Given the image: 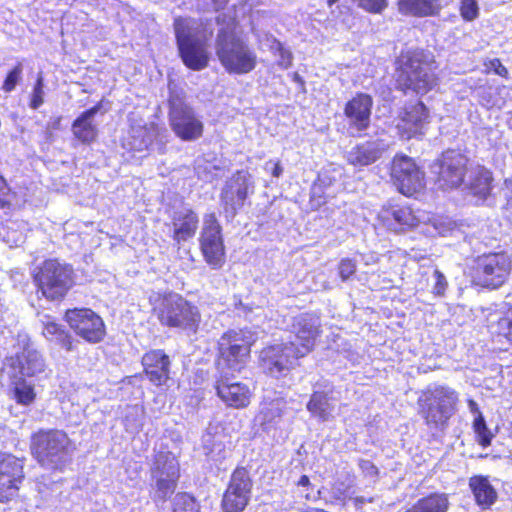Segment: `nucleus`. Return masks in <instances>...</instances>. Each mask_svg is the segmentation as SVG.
<instances>
[{
  "mask_svg": "<svg viewBox=\"0 0 512 512\" xmlns=\"http://www.w3.org/2000/svg\"><path fill=\"white\" fill-rule=\"evenodd\" d=\"M175 40L183 64L190 70L201 71L209 66V45L213 30L200 22L192 30L187 18L178 16L173 20Z\"/></svg>",
  "mask_w": 512,
  "mask_h": 512,
  "instance_id": "nucleus-1",
  "label": "nucleus"
},
{
  "mask_svg": "<svg viewBox=\"0 0 512 512\" xmlns=\"http://www.w3.org/2000/svg\"><path fill=\"white\" fill-rule=\"evenodd\" d=\"M397 88L402 92L426 94L438 84L437 75L430 68L424 50H402L395 60Z\"/></svg>",
  "mask_w": 512,
  "mask_h": 512,
  "instance_id": "nucleus-2",
  "label": "nucleus"
},
{
  "mask_svg": "<svg viewBox=\"0 0 512 512\" xmlns=\"http://www.w3.org/2000/svg\"><path fill=\"white\" fill-rule=\"evenodd\" d=\"M215 54L230 74H247L257 65V55L247 41L232 28H221L215 39Z\"/></svg>",
  "mask_w": 512,
  "mask_h": 512,
  "instance_id": "nucleus-3",
  "label": "nucleus"
},
{
  "mask_svg": "<svg viewBox=\"0 0 512 512\" xmlns=\"http://www.w3.org/2000/svg\"><path fill=\"white\" fill-rule=\"evenodd\" d=\"M154 311L162 325L180 329L188 335L196 334L201 323L198 307L178 293L164 295Z\"/></svg>",
  "mask_w": 512,
  "mask_h": 512,
  "instance_id": "nucleus-4",
  "label": "nucleus"
},
{
  "mask_svg": "<svg viewBox=\"0 0 512 512\" xmlns=\"http://www.w3.org/2000/svg\"><path fill=\"white\" fill-rule=\"evenodd\" d=\"M457 401L458 395L452 388L430 387L417 400L419 414L429 427L443 429L454 414Z\"/></svg>",
  "mask_w": 512,
  "mask_h": 512,
  "instance_id": "nucleus-5",
  "label": "nucleus"
},
{
  "mask_svg": "<svg viewBox=\"0 0 512 512\" xmlns=\"http://www.w3.org/2000/svg\"><path fill=\"white\" fill-rule=\"evenodd\" d=\"M31 449L38 463L52 470L62 469L73 451L68 435L62 430L36 433L32 437Z\"/></svg>",
  "mask_w": 512,
  "mask_h": 512,
  "instance_id": "nucleus-6",
  "label": "nucleus"
},
{
  "mask_svg": "<svg viewBox=\"0 0 512 512\" xmlns=\"http://www.w3.org/2000/svg\"><path fill=\"white\" fill-rule=\"evenodd\" d=\"M151 497L155 502H165L175 492L179 479V463L170 451H158L150 468Z\"/></svg>",
  "mask_w": 512,
  "mask_h": 512,
  "instance_id": "nucleus-7",
  "label": "nucleus"
},
{
  "mask_svg": "<svg viewBox=\"0 0 512 512\" xmlns=\"http://www.w3.org/2000/svg\"><path fill=\"white\" fill-rule=\"evenodd\" d=\"M73 269L56 259L46 260L34 276L38 292L48 300L65 296L73 283Z\"/></svg>",
  "mask_w": 512,
  "mask_h": 512,
  "instance_id": "nucleus-8",
  "label": "nucleus"
},
{
  "mask_svg": "<svg viewBox=\"0 0 512 512\" xmlns=\"http://www.w3.org/2000/svg\"><path fill=\"white\" fill-rule=\"evenodd\" d=\"M257 338V334L248 328L225 332L218 340L221 359L232 371H240Z\"/></svg>",
  "mask_w": 512,
  "mask_h": 512,
  "instance_id": "nucleus-9",
  "label": "nucleus"
},
{
  "mask_svg": "<svg viewBox=\"0 0 512 512\" xmlns=\"http://www.w3.org/2000/svg\"><path fill=\"white\" fill-rule=\"evenodd\" d=\"M301 355L287 343L264 347L259 353V366L263 372L274 378L286 377L297 365Z\"/></svg>",
  "mask_w": 512,
  "mask_h": 512,
  "instance_id": "nucleus-10",
  "label": "nucleus"
},
{
  "mask_svg": "<svg viewBox=\"0 0 512 512\" xmlns=\"http://www.w3.org/2000/svg\"><path fill=\"white\" fill-rule=\"evenodd\" d=\"M169 122L174 133L183 141H194L203 134V123L183 98H169Z\"/></svg>",
  "mask_w": 512,
  "mask_h": 512,
  "instance_id": "nucleus-11",
  "label": "nucleus"
},
{
  "mask_svg": "<svg viewBox=\"0 0 512 512\" xmlns=\"http://www.w3.org/2000/svg\"><path fill=\"white\" fill-rule=\"evenodd\" d=\"M199 242L206 263L213 269L221 268L225 262V246L215 213L204 216Z\"/></svg>",
  "mask_w": 512,
  "mask_h": 512,
  "instance_id": "nucleus-12",
  "label": "nucleus"
},
{
  "mask_svg": "<svg viewBox=\"0 0 512 512\" xmlns=\"http://www.w3.org/2000/svg\"><path fill=\"white\" fill-rule=\"evenodd\" d=\"M250 188H253V182L246 171H237L226 181L220 193V202L228 220H232L243 207Z\"/></svg>",
  "mask_w": 512,
  "mask_h": 512,
  "instance_id": "nucleus-13",
  "label": "nucleus"
},
{
  "mask_svg": "<svg viewBox=\"0 0 512 512\" xmlns=\"http://www.w3.org/2000/svg\"><path fill=\"white\" fill-rule=\"evenodd\" d=\"M390 175L394 185L404 195H412L425 186L424 173L412 158L405 155L393 158Z\"/></svg>",
  "mask_w": 512,
  "mask_h": 512,
  "instance_id": "nucleus-14",
  "label": "nucleus"
},
{
  "mask_svg": "<svg viewBox=\"0 0 512 512\" xmlns=\"http://www.w3.org/2000/svg\"><path fill=\"white\" fill-rule=\"evenodd\" d=\"M511 270V259L505 253H490L482 255L476 261V277L485 287L498 288Z\"/></svg>",
  "mask_w": 512,
  "mask_h": 512,
  "instance_id": "nucleus-15",
  "label": "nucleus"
},
{
  "mask_svg": "<svg viewBox=\"0 0 512 512\" xmlns=\"http://www.w3.org/2000/svg\"><path fill=\"white\" fill-rule=\"evenodd\" d=\"M252 479L244 467H237L230 478L228 487L223 495L222 508L224 512H242L251 498Z\"/></svg>",
  "mask_w": 512,
  "mask_h": 512,
  "instance_id": "nucleus-16",
  "label": "nucleus"
},
{
  "mask_svg": "<svg viewBox=\"0 0 512 512\" xmlns=\"http://www.w3.org/2000/svg\"><path fill=\"white\" fill-rule=\"evenodd\" d=\"M320 326V319L313 314L304 313L294 317L291 325L294 337L288 343L296 350V355L304 357L313 350L320 335Z\"/></svg>",
  "mask_w": 512,
  "mask_h": 512,
  "instance_id": "nucleus-17",
  "label": "nucleus"
},
{
  "mask_svg": "<svg viewBox=\"0 0 512 512\" xmlns=\"http://www.w3.org/2000/svg\"><path fill=\"white\" fill-rule=\"evenodd\" d=\"M66 320L75 333L89 343H98L105 336L102 318L91 309H73L66 312Z\"/></svg>",
  "mask_w": 512,
  "mask_h": 512,
  "instance_id": "nucleus-18",
  "label": "nucleus"
},
{
  "mask_svg": "<svg viewBox=\"0 0 512 512\" xmlns=\"http://www.w3.org/2000/svg\"><path fill=\"white\" fill-rule=\"evenodd\" d=\"M467 161L464 155L455 150L444 152L435 165L439 186L443 189L460 186L467 172Z\"/></svg>",
  "mask_w": 512,
  "mask_h": 512,
  "instance_id": "nucleus-19",
  "label": "nucleus"
},
{
  "mask_svg": "<svg viewBox=\"0 0 512 512\" xmlns=\"http://www.w3.org/2000/svg\"><path fill=\"white\" fill-rule=\"evenodd\" d=\"M430 113L420 98H414L406 104L397 130L402 139L409 140L424 134V128L429 122Z\"/></svg>",
  "mask_w": 512,
  "mask_h": 512,
  "instance_id": "nucleus-20",
  "label": "nucleus"
},
{
  "mask_svg": "<svg viewBox=\"0 0 512 512\" xmlns=\"http://www.w3.org/2000/svg\"><path fill=\"white\" fill-rule=\"evenodd\" d=\"M7 365L13 378L38 376L46 369L43 356L30 343L25 344L21 352L7 359Z\"/></svg>",
  "mask_w": 512,
  "mask_h": 512,
  "instance_id": "nucleus-21",
  "label": "nucleus"
},
{
  "mask_svg": "<svg viewBox=\"0 0 512 512\" xmlns=\"http://www.w3.org/2000/svg\"><path fill=\"white\" fill-rule=\"evenodd\" d=\"M23 477V465L19 459L12 455L0 458V502L16 496Z\"/></svg>",
  "mask_w": 512,
  "mask_h": 512,
  "instance_id": "nucleus-22",
  "label": "nucleus"
},
{
  "mask_svg": "<svg viewBox=\"0 0 512 512\" xmlns=\"http://www.w3.org/2000/svg\"><path fill=\"white\" fill-rule=\"evenodd\" d=\"M168 130L164 126L155 123L145 124L143 126H132L129 136L130 149L134 151H144L150 147L156 146L158 150L162 149L168 140Z\"/></svg>",
  "mask_w": 512,
  "mask_h": 512,
  "instance_id": "nucleus-23",
  "label": "nucleus"
},
{
  "mask_svg": "<svg viewBox=\"0 0 512 512\" xmlns=\"http://www.w3.org/2000/svg\"><path fill=\"white\" fill-rule=\"evenodd\" d=\"M215 389L221 400L230 407L244 408L250 403L249 387L240 382H233L228 373L220 375L216 380Z\"/></svg>",
  "mask_w": 512,
  "mask_h": 512,
  "instance_id": "nucleus-24",
  "label": "nucleus"
},
{
  "mask_svg": "<svg viewBox=\"0 0 512 512\" xmlns=\"http://www.w3.org/2000/svg\"><path fill=\"white\" fill-rule=\"evenodd\" d=\"M144 371L149 380L156 386L167 382L170 373V359L163 350H152L142 358Z\"/></svg>",
  "mask_w": 512,
  "mask_h": 512,
  "instance_id": "nucleus-25",
  "label": "nucleus"
},
{
  "mask_svg": "<svg viewBox=\"0 0 512 512\" xmlns=\"http://www.w3.org/2000/svg\"><path fill=\"white\" fill-rule=\"evenodd\" d=\"M382 155L381 143L378 141H366L355 145L345 153L348 164L357 169H362L375 163Z\"/></svg>",
  "mask_w": 512,
  "mask_h": 512,
  "instance_id": "nucleus-26",
  "label": "nucleus"
},
{
  "mask_svg": "<svg viewBox=\"0 0 512 512\" xmlns=\"http://www.w3.org/2000/svg\"><path fill=\"white\" fill-rule=\"evenodd\" d=\"M336 401L332 387H326L323 391H314L306 408L312 416L326 422L333 418Z\"/></svg>",
  "mask_w": 512,
  "mask_h": 512,
  "instance_id": "nucleus-27",
  "label": "nucleus"
},
{
  "mask_svg": "<svg viewBox=\"0 0 512 512\" xmlns=\"http://www.w3.org/2000/svg\"><path fill=\"white\" fill-rule=\"evenodd\" d=\"M396 7L401 15L415 18L437 17L442 10L440 0H397Z\"/></svg>",
  "mask_w": 512,
  "mask_h": 512,
  "instance_id": "nucleus-28",
  "label": "nucleus"
},
{
  "mask_svg": "<svg viewBox=\"0 0 512 512\" xmlns=\"http://www.w3.org/2000/svg\"><path fill=\"white\" fill-rule=\"evenodd\" d=\"M380 217L387 228L395 232H402L406 228H413L420 222L412 209L407 206L384 210Z\"/></svg>",
  "mask_w": 512,
  "mask_h": 512,
  "instance_id": "nucleus-29",
  "label": "nucleus"
},
{
  "mask_svg": "<svg viewBox=\"0 0 512 512\" xmlns=\"http://www.w3.org/2000/svg\"><path fill=\"white\" fill-rule=\"evenodd\" d=\"M198 216L192 210H184L175 213L173 217V239L180 244L192 238L198 228Z\"/></svg>",
  "mask_w": 512,
  "mask_h": 512,
  "instance_id": "nucleus-30",
  "label": "nucleus"
},
{
  "mask_svg": "<svg viewBox=\"0 0 512 512\" xmlns=\"http://www.w3.org/2000/svg\"><path fill=\"white\" fill-rule=\"evenodd\" d=\"M469 487L476 503L482 508H489L498 497L497 491L487 476L475 475L469 479Z\"/></svg>",
  "mask_w": 512,
  "mask_h": 512,
  "instance_id": "nucleus-31",
  "label": "nucleus"
},
{
  "mask_svg": "<svg viewBox=\"0 0 512 512\" xmlns=\"http://www.w3.org/2000/svg\"><path fill=\"white\" fill-rule=\"evenodd\" d=\"M372 98H351L346 104L345 113L349 117L358 130H363L368 127Z\"/></svg>",
  "mask_w": 512,
  "mask_h": 512,
  "instance_id": "nucleus-32",
  "label": "nucleus"
},
{
  "mask_svg": "<svg viewBox=\"0 0 512 512\" xmlns=\"http://www.w3.org/2000/svg\"><path fill=\"white\" fill-rule=\"evenodd\" d=\"M102 108V105H96L83 112L73 123V133L77 139L82 142H91L96 137V128L91 119Z\"/></svg>",
  "mask_w": 512,
  "mask_h": 512,
  "instance_id": "nucleus-33",
  "label": "nucleus"
},
{
  "mask_svg": "<svg viewBox=\"0 0 512 512\" xmlns=\"http://www.w3.org/2000/svg\"><path fill=\"white\" fill-rule=\"evenodd\" d=\"M448 508L447 495L434 493L419 499L407 512H447Z\"/></svg>",
  "mask_w": 512,
  "mask_h": 512,
  "instance_id": "nucleus-34",
  "label": "nucleus"
},
{
  "mask_svg": "<svg viewBox=\"0 0 512 512\" xmlns=\"http://www.w3.org/2000/svg\"><path fill=\"white\" fill-rule=\"evenodd\" d=\"M42 334L47 340L55 342L67 351H72L74 349L73 337L61 325L55 322H46L44 324Z\"/></svg>",
  "mask_w": 512,
  "mask_h": 512,
  "instance_id": "nucleus-35",
  "label": "nucleus"
},
{
  "mask_svg": "<svg viewBox=\"0 0 512 512\" xmlns=\"http://www.w3.org/2000/svg\"><path fill=\"white\" fill-rule=\"evenodd\" d=\"M24 64L17 61L5 74L1 89L5 93L12 92L23 80Z\"/></svg>",
  "mask_w": 512,
  "mask_h": 512,
  "instance_id": "nucleus-36",
  "label": "nucleus"
},
{
  "mask_svg": "<svg viewBox=\"0 0 512 512\" xmlns=\"http://www.w3.org/2000/svg\"><path fill=\"white\" fill-rule=\"evenodd\" d=\"M13 385L15 398L19 403L28 405L34 400V388L25 381V378H20V376L14 378Z\"/></svg>",
  "mask_w": 512,
  "mask_h": 512,
  "instance_id": "nucleus-37",
  "label": "nucleus"
},
{
  "mask_svg": "<svg viewBox=\"0 0 512 512\" xmlns=\"http://www.w3.org/2000/svg\"><path fill=\"white\" fill-rule=\"evenodd\" d=\"M473 430L476 434L477 441L482 447H488L491 444L494 434L486 425V421L482 414L473 419Z\"/></svg>",
  "mask_w": 512,
  "mask_h": 512,
  "instance_id": "nucleus-38",
  "label": "nucleus"
},
{
  "mask_svg": "<svg viewBox=\"0 0 512 512\" xmlns=\"http://www.w3.org/2000/svg\"><path fill=\"white\" fill-rule=\"evenodd\" d=\"M173 512H200V509L193 496L178 493L173 500Z\"/></svg>",
  "mask_w": 512,
  "mask_h": 512,
  "instance_id": "nucleus-39",
  "label": "nucleus"
},
{
  "mask_svg": "<svg viewBox=\"0 0 512 512\" xmlns=\"http://www.w3.org/2000/svg\"><path fill=\"white\" fill-rule=\"evenodd\" d=\"M459 14L466 22H472L479 17L477 0H459Z\"/></svg>",
  "mask_w": 512,
  "mask_h": 512,
  "instance_id": "nucleus-40",
  "label": "nucleus"
},
{
  "mask_svg": "<svg viewBox=\"0 0 512 512\" xmlns=\"http://www.w3.org/2000/svg\"><path fill=\"white\" fill-rule=\"evenodd\" d=\"M490 181V173L486 170H482L479 172V177L475 180V182L470 184L471 190L475 195L485 197L490 193Z\"/></svg>",
  "mask_w": 512,
  "mask_h": 512,
  "instance_id": "nucleus-41",
  "label": "nucleus"
},
{
  "mask_svg": "<svg viewBox=\"0 0 512 512\" xmlns=\"http://www.w3.org/2000/svg\"><path fill=\"white\" fill-rule=\"evenodd\" d=\"M483 65L486 74L494 73L503 79H509V71L499 58L485 60Z\"/></svg>",
  "mask_w": 512,
  "mask_h": 512,
  "instance_id": "nucleus-42",
  "label": "nucleus"
},
{
  "mask_svg": "<svg viewBox=\"0 0 512 512\" xmlns=\"http://www.w3.org/2000/svg\"><path fill=\"white\" fill-rule=\"evenodd\" d=\"M357 3L358 7L362 8L368 13L380 14L388 6L387 0H352Z\"/></svg>",
  "mask_w": 512,
  "mask_h": 512,
  "instance_id": "nucleus-43",
  "label": "nucleus"
},
{
  "mask_svg": "<svg viewBox=\"0 0 512 512\" xmlns=\"http://www.w3.org/2000/svg\"><path fill=\"white\" fill-rule=\"evenodd\" d=\"M497 331L499 335L512 342V308L498 321Z\"/></svg>",
  "mask_w": 512,
  "mask_h": 512,
  "instance_id": "nucleus-44",
  "label": "nucleus"
},
{
  "mask_svg": "<svg viewBox=\"0 0 512 512\" xmlns=\"http://www.w3.org/2000/svg\"><path fill=\"white\" fill-rule=\"evenodd\" d=\"M357 269L356 262L350 258H344L340 261L338 270L342 281H347Z\"/></svg>",
  "mask_w": 512,
  "mask_h": 512,
  "instance_id": "nucleus-45",
  "label": "nucleus"
},
{
  "mask_svg": "<svg viewBox=\"0 0 512 512\" xmlns=\"http://www.w3.org/2000/svg\"><path fill=\"white\" fill-rule=\"evenodd\" d=\"M504 194L506 198L504 214L506 219L512 224V176L504 181Z\"/></svg>",
  "mask_w": 512,
  "mask_h": 512,
  "instance_id": "nucleus-46",
  "label": "nucleus"
},
{
  "mask_svg": "<svg viewBox=\"0 0 512 512\" xmlns=\"http://www.w3.org/2000/svg\"><path fill=\"white\" fill-rule=\"evenodd\" d=\"M433 279L435 281L433 285V293L438 296L444 295L448 285L446 277L438 269H435L433 272Z\"/></svg>",
  "mask_w": 512,
  "mask_h": 512,
  "instance_id": "nucleus-47",
  "label": "nucleus"
},
{
  "mask_svg": "<svg viewBox=\"0 0 512 512\" xmlns=\"http://www.w3.org/2000/svg\"><path fill=\"white\" fill-rule=\"evenodd\" d=\"M278 51L280 56L277 61L278 65L283 69L289 68L292 65V53L289 50L283 48L282 46H279Z\"/></svg>",
  "mask_w": 512,
  "mask_h": 512,
  "instance_id": "nucleus-48",
  "label": "nucleus"
},
{
  "mask_svg": "<svg viewBox=\"0 0 512 512\" xmlns=\"http://www.w3.org/2000/svg\"><path fill=\"white\" fill-rule=\"evenodd\" d=\"M330 496L332 503L344 504L346 499V489L337 484H334L331 488Z\"/></svg>",
  "mask_w": 512,
  "mask_h": 512,
  "instance_id": "nucleus-49",
  "label": "nucleus"
},
{
  "mask_svg": "<svg viewBox=\"0 0 512 512\" xmlns=\"http://www.w3.org/2000/svg\"><path fill=\"white\" fill-rule=\"evenodd\" d=\"M359 467L366 476L376 477L378 474V468L370 460H360Z\"/></svg>",
  "mask_w": 512,
  "mask_h": 512,
  "instance_id": "nucleus-50",
  "label": "nucleus"
},
{
  "mask_svg": "<svg viewBox=\"0 0 512 512\" xmlns=\"http://www.w3.org/2000/svg\"><path fill=\"white\" fill-rule=\"evenodd\" d=\"M8 193L9 187L6 180L0 175V208H4L9 204V200L7 199Z\"/></svg>",
  "mask_w": 512,
  "mask_h": 512,
  "instance_id": "nucleus-51",
  "label": "nucleus"
},
{
  "mask_svg": "<svg viewBox=\"0 0 512 512\" xmlns=\"http://www.w3.org/2000/svg\"><path fill=\"white\" fill-rule=\"evenodd\" d=\"M265 170L267 171H270L271 174L274 176V177H279L282 172H283V168L281 166V164L279 162H273V161H268L266 162L265 164Z\"/></svg>",
  "mask_w": 512,
  "mask_h": 512,
  "instance_id": "nucleus-52",
  "label": "nucleus"
},
{
  "mask_svg": "<svg viewBox=\"0 0 512 512\" xmlns=\"http://www.w3.org/2000/svg\"><path fill=\"white\" fill-rule=\"evenodd\" d=\"M43 94V76L42 73L39 72L36 76L35 83L32 90V96L38 97Z\"/></svg>",
  "mask_w": 512,
  "mask_h": 512,
  "instance_id": "nucleus-53",
  "label": "nucleus"
},
{
  "mask_svg": "<svg viewBox=\"0 0 512 512\" xmlns=\"http://www.w3.org/2000/svg\"><path fill=\"white\" fill-rule=\"evenodd\" d=\"M211 438H212V436L210 434L203 437L204 449H205L206 455H211L214 452L215 448H219V451H221V448H222L221 443L213 444V447L210 448L208 446V443L210 442Z\"/></svg>",
  "mask_w": 512,
  "mask_h": 512,
  "instance_id": "nucleus-54",
  "label": "nucleus"
},
{
  "mask_svg": "<svg viewBox=\"0 0 512 512\" xmlns=\"http://www.w3.org/2000/svg\"><path fill=\"white\" fill-rule=\"evenodd\" d=\"M295 485L298 489L312 487L310 479L307 475H301L300 478L295 482Z\"/></svg>",
  "mask_w": 512,
  "mask_h": 512,
  "instance_id": "nucleus-55",
  "label": "nucleus"
},
{
  "mask_svg": "<svg viewBox=\"0 0 512 512\" xmlns=\"http://www.w3.org/2000/svg\"><path fill=\"white\" fill-rule=\"evenodd\" d=\"M300 492H301V495L302 497H304L306 500L310 501V500H316L317 499V495H315L313 493V490H314V486L312 485L311 488H301L299 489Z\"/></svg>",
  "mask_w": 512,
  "mask_h": 512,
  "instance_id": "nucleus-56",
  "label": "nucleus"
},
{
  "mask_svg": "<svg viewBox=\"0 0 512 512\" xmlns=\"http://www.w3.org/2000/svg\"><path fill=\"white\" fill-rule=\"evenodd\" d=\"M468 408L474 417L478 416V414H482L478 404L473 399L468 400Z\"/></svg>",
  "mask_w": 512,
  "mask_h": 512,
  "instance_id": "nucleus-57",
  "label": "nucleus"
},
{
  "mask_svg": "<svg viewBox=\"0 0 512 512\" xmlns=\"http://www.w3.org/2000/svg\"><path fill=\"white\" fill-rule=\"evenodd\" d=\"M292 79L300 87L299 92L305 93V88H304L305 82L303 81L302 77L297 72H294L292 74Z\"/></svg>",
  "mask_w": 512,
  "mask_h": 512,
  "instance_id": "nucleus-58",
  "label": "nucleus"
},
{
  "mask_svg": "<svg viewBox=\"0 0 512 512\" xmlns=\"http://www.w3.org/2000/svg\"><path fill=\"white\" fill-rule=\"evenodd\" d=\"M43 104V98H30L29 106L32 109H38Z\"/></svg>",
  "mask_w": 512,
  "mask_h": 512,
  "instance_id": "nucleus-59",
  "label": "nucleus"
},
{
  "mask_svg": "<svg viewBox=\"0 0 512 512\" xmlns=\"http://www.w3.org/2000/svg\"><path fill=\"white\" fill-rule=\"evenodd\" d=\"M373 501V498H365L364 496H358L354 499V502H355V505L357 507H361L363 506L365 503L367 502H372Z\"/></svg>",
  "mask_w": 512,
  "mask_h": 512,
  "instance_id": "nucleus-60",
  "label": "nucleus"
},
{
  "mask_svg": "<svg viewBox=\"0 0 512 512\" xmlns=\"http://www.w3.org/2000/svg\"><path fill=\"white\" fill-rule=\"evenodd\" d=\"M316 194H317V192H316V188H314V189L312 190V196H311V201H312V203H313V204H314V203H316V205H317V206H320V205L324 204V203H325V201H324V200H322L320 196H319V198L317 199V198H316Z\"/></svg>",
  "mask_w": 512,
  "mask_h": 512,
  "instance_id": "nucleus-61",
  "label": "nucleus"
},
{
  "mask_svg": "<svg viewBox=\"0 0 512 512\" xmlns=\"http://www.w3.org/2000/svg\"><path fill=\"white\" fill-rule=\"evenodd\" d=\"M338 0H326V3L329 7L333 6L335 3H337Z\"/></svg>",
  "mask_w": 512,
  "mask_h": 512,
  "instance_id": "nucleus-62",
  "label": "nucleus"
},
{
  "mask_svg": "<svg viewBox=\"0 0 512 512\" xmlns=\"http://www.w3.org/2000/svg\"><path fill=\"white\" fill-rule=\"evenodd\" d=\"M59 122H60V119H57L54 124H53V128H57L58 125H59Z\"/></svg>",
  "mask_w": 512,
  "mask_h": 512,
  "instance_id": "nucleus-63",
  "label": "nucleus"
},
{
  "mask_svg": "<svg viewBox=\"0 0 512 512\" xmlns=\"http://www.w3.org/2000/svg\"><path fill=\"white\" fill-rule=\"evenodd\" d=\"M357 96L362 97V96H367V95L364 93H358Z\"/></svg>",
  "mask_w": 512,
  "mask_h": 512,
  "instance_id": "nucleus-64",
  "label": "nucleus"
}]
</instances>
